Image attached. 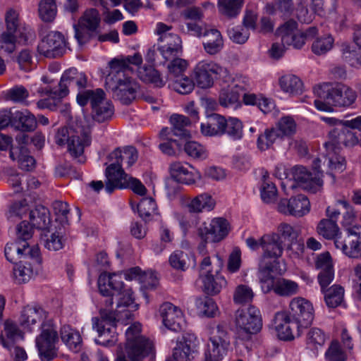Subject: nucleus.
<instances>
[{
    "instance_id": "bf43d9fd",
    "label": "nucleus",
    "mask_w": 361,
    "mask_h": 361,
    "mask_svg": "<svg viewBox=\"0 0 361 361\" xmlns=\"http://www.w3.org/2000/svg\"><path fill=\"white\" fill-rule=\"evenodd\" d=\"M267 12L274 13L279 11L284 16H289L293 11V0H274L273 4H267Z\"/></svg>"
},
{
    "instance_id": "aec40b11",
    "label": "nucleus",
    "mask_w": 361,
    "mask_h": 361,
    "mask_svg": "<svg viewBox=\"0 0 361 361\" xmlns=\"http://www.w3.org/2000/svg\"><path fill=\"white\" fill-rule=\"evenodd\" d=\"M293 178L304 190L312 193L320 190L323 181L319 173L314 174L302 166H296L293 170Z\"/></svg>"
},
{
    "instance_id": "c85d7f7f",
    "label": "nucleus",
    "mask_w": 361,
    "mask_h": 361,
    "mask_svg": "<svg viewBox=\"0 0 361 361\" xmlns=\"http://www.w3.org/2000/svg\"><path fill=\"white\" fill-rule=\"evenodd\" d=\"M48 313L40 306H27L21 314L20 323L25 328H30L37 322H47Z\"/></svg>"
},
{
    "instance_id": "5701e85b",
    "label": "nucleus",
    "mask_w": 361,
    "mask_h": 361,
    "mask_svg": "<svg viewBox=\"0 0 361 361\" xmlns=\"http://www.w3.org/2000/svg\"><path fill=\"white\" fill-rule=\"evenodd\" d=\"M112 163L106 169V176L107 181L105 185V190L107 192L111 193L116 189L123 188L126 186L128 176L122 169L118 161H111Z\"/></svg>"
},
{
    "instance_id": "b1692460",
    "label": "nucleus",
    "mask_w": 361,
    "mask_h": 361,
    "mask_svg": "<svg viewBox=\"0 0 361 361\" xmlns=\"http://www.w3.org/2000/svg\"><path fill=\"white\" fill-rule=\"evenodd\" d=\"M196 345L197 338L194 334H184L173 349V360L166 361H190Z\"/></svg>"
},
{
    "instance_id": "f8f14e48",
    "label": "nucleus",
    "mask_w": 361,
    "mask_h": 361,
    "mask_svg": "<svg viewBox=\"0 0 361 361\" xmlns=\"http://www.w3.org/2000/svg\"><path fill=\"white\" fill-rule=\"evenodd\" d=\"M210 341L204 352V361H221L230 344L227 332L221 325L212 329Z\"/></svg>"
},
{
    "instance_id": "6ab92c4d",
    "label": "nucleus",
    "mask_w": 361,
    "mask_h": 361,
    "mask_svg": "<svg viewBox=\"0 0 361 361\" xmlns=\"http://www.w3.org/2000/svg\"><path fill=\"white\" fill-rule=\"evenodd\" d=\"M278 209L282 214L301 217L309 213L310 203L305 195L300 194L289 200H281L279 203Z\"/></svg>"
},
{
    "instance_id": "20e7f679",
    "label": "nucleus",
    "mask_w": 361,
    "mask_h": 361,
    "mask_svg": "<svg viewBox=\"0 0 361 361\" xmlns=\"http://www.w3.org/2000/svg\"><path fill=\"white\" fill-rule=\"evenodd\" d=\"M5 20L6 30L1 36V42L4 44L1 48L12 53L16 49V44H25L32 37V32L30 27L20 22L19 13L13 9L6 12Z\"/></svg>"
},
{
    "instance_id": "ea45409f",
    "label": "nucleus",
    "mask_w": 361,
    "mask_h": 361,
    "mask_svg": "<svg viewBox=\"0 0 361 361\" xmlns=\"http://www.w3.org/2000/svg\"><path fill=\"white\" fill-rule=\"evenodd\" d=\"M318 234L326 240H333L335 243L338 235L341 234L337 223L333 219H322L317 226Z\"/></svg>"
},
{
    "instance_id": "1a4fd4ad",
    "label": "nucleus",
    "mask_w": 361,
    "mask_h": 361,
    "mask_svg": "<svg viewBox=\"0 0 361 361\" xmlns=\"http://www.w3.org/2000/svg\"><path fill=\"white\" fill-rule=\"evenodd\" d=\"M42 332L36 338V346L42 360L49 361L55 356V344L58 334L52 319L44 322L41 325Z\"/></svg>"
},
{
    "instance_id": "393cba45",
    "label": "nucleus",
    "mask_w": 361,
    "mask_h": 361,
    "mask_svg": "<svg viewBox=\"0 0 361 361\" xmlns=\"http://www.w3.org/2000/svg\"><path fill=\"white\" fill-rule=\"evenodd\" d=\"M261 247L264 258L276 259L281 257L283 251L282 241L279 234L275 233L264 234L261 237Z\"/></svg>"
},
{
    "instance_id": "ddd939ff",
    "label": "nucleus",
    "mask_w": 361,
    "mask_h": 361,
    "mask_svg": "<svg viewBox=\"0 0 361 361\" xmlns=\"http://www.w3.org/2000/svg\"><path fill=\"white\" fill-rule=\"evenodd\" d=\"M5 257L8 261L16 263L22 258H29L32 262L41 263L39 248L37 245L30 246L27 242L23 243L16 240L6 244L4 249Z\"/></svg>"
},
{
    "instance_id": "4468645a",
    "label": "nucleus",
    "mask_w": 361,
    "mask_h": 361,
    "mask_svg": "<svg viewBox=\"0 0 361 361\" xmlns=\"http://www.w3.org/2000/svg\"><path fill=\"white\" fill-rule=\"evenodd\" d=\"M87 78L86 75L72 68L66 71L56 87L55 94L59 97H66L69 94V89H78V90L86 87Z\"/></svg>"
},
{
    "instance_id": "e433bc0d",
    "label": "nucleus",
    "mask_w": 361,
    "mask_h": 361,
    "mask_svg": "<svg viewBox=\"0 0 361 361\" xmlns=\"http://www.w3.org/2000/svg\"><path fill=\"white\" fill-rule=\"evenodd\" d=\"M321 292L324 294V302L329 308H336L344 301L345 290L340 285L334 284Z\"/></svg>"
},
{
    "instance_id": "603ef678",
    "label": "nucleus",
    "mask_w": 361,
    "mask_h": 361,
    "mask_svg": "<svg viewBox=\"0 0 361 361\" xmlns=\"http://www.w3.org/2000/svg\"><path fill=\"white\" fill-rule=\"evenodd\" d=\"M279 134L281 139L284 137H290L296 133L297 124L294 118L290 116L281 117L274 128Z\"/></svg>"
},
{
    "instance_id": "13d9d810",
    "label": "nucleus",
    "mask_w": 361,
    "mask_h": 361,
    "mask_svg": "<svg viewBox=\"0 0 361 361\" xmlns=\"http://www.w3.org/2000/svg\"><path fill=\"white\" fill-rule=\"evenodd\" d=\"M157 204L152 197L142 198L137 205L139 215L145 221L151 219V216L155 214Z\"/></svg>"
},
{
    "instance_id": "6e6552de",
    "label": "nucleus",
    "mask_w": 361,
    "mask_h": 361,
    "mask_svg": "<svg viewBox=\"0 0 361 361\" xmlns=\"http://www.w3.org/2000/svg\"><path fill=\"white\" fill-rule=\"evenodd\" d=\"M343 121L339 122V125L334 127L329 133V141L326 143V147L329 151V166L332 170L342 171L344 169V158L337 155L336 150L341 145H344L345 138V131L348 128Z\"/></svg>"
},
{
    "instance_id": "8fccbe9b",
    "label": "nucleus",
    "mask_w": 361,
    "mask_h": 361,
    "mask_svg": "<svg viewBox=\"0 0 361 361\" xmlns=\"http://www.w3.org/2000/svg\"><path fill=\"white\" fill-rule=\"evenodd\" d=\"M39 16L42 21L51 23L57 14V6L55 0H41L38 6Z\"/></svg>"
},
{
    "instance_id": "338daca9",
    "label": "nucleus",
    "mask_w": 361,
    "mask_h": 361,
    "mask_svg": "<svg viewBox=\"0 0 361 361\" xmlns=\"http://www.w3.org/2000/svg\"><path fill=\"white\" fill-rule=\"evenodd\" d=\"M225 134H227L233 140H239L243 137V123L236 118L230 117L226 119L225 126Z\"/></svg>"
},
{
    "instance_id": "2eb2a0df",
    "label": "nucleus",
    "mask_w": 361,
    "mask_h": 361,
    "mask_svg": "<svg viewBox=\"0 0 361 361\" xmlns=\"http://www.w3.org/2000/svg\"><path fill=\"white\" fill-rule=\"evenodd\" d=\"M290 318L295 321L302 329L307 328L314 319V308L310 302L302 298H293L287 312Z\"/></svg>"
},
{
    "instance_id": "a211bd4d",
    "label": "nucleus",
    "mask_w": 361,
    "mask_h": 361,
    "mask_svg": "<svg viewBox=\"0 0 361 361\" xmlns=\"http://www.w3.org/2000/svg\"><path fill=\"white\" fill-rule=\"evenodd\" d=\"M39 53L47 58H57L63 56L66 51L64 36L59 32H49L37 47Z\"/></svg>"
},
{
    "instance_id": "cd10ccee",
    "label": "nucleus",
    "mask_w": 361,
    "mask_h": 361,
    "mask_svg": "<svg viewBox=\"0 0 361 361\" xmlns=\"http://www.w3.org/2000/svg\"><path fill=\"white\" fill-rule=\"evenodd\" d=\"M109 87L118 100L124 104H128L136 97L138 84L133 80L110 85Z\"/></svg>"
},
{
    "instance_id": "864d4df0",
    "label": "nucleus",
    "mask_w": 361,
    "mask_h": 361,
    "mask_svg": "<svg viewBox=\"0 0 361 361\" xmlns=\"http://www.w3.org/2000/svg\"><path fill=\"white\" fill-rule=\"evenodd\" d=\"M243 4V0H218L219 11L230 18L237 16Z\"/></svg>"
},
{
    "instance_id": "423d86ee",
    "label": "nucleus",
    "mask_w": 361,
    "mask_h": 361,
    "mask_svg": "<svg viewBox=\"0 0 361 361\" xmlns=\"http://www.w3.org/2000/svg\"><path fill=\"white\" fill-rule=\"evenodd\" d=\"M235 322L239 336L245 334L243 339L257 334L262 326L260 311L253 305L238 309L235 312Z\"/></svg>"
},
{
    "instance_id": "69168bd1",
    "label": "nucleus",
    "mask_w": 361,
    "mask_h": 361,
    "mask_svg": "<svg viewBox=\"0 0 361 361\" xmlns=\"http://www.w3.org/2000/svg\"><path fill=\"white\" fill-rule=\"evenodd\" d=\"M254 293L251 288L246 285H239L233 293V301L235 304L244 305L252 302Z\"/></svg>"
},
{
    "instance_id": "0e129e2a",
    "label": "nucleus",
    "mask_w": 361,
    "mask_h": 361,
    "mask_svg": "<svg viewBox=\"0 0 361 361\" xmlns=\"http://www.w3.org/2000/svg\"><path fill=\"white\" fill-rule=\"evenodd\" d=\"M326 341L325 333L319 328L310 329L306 336V343L310 348H317L322 346Z\"/></svg>"
},
{
    "instance_id": "3c124183",
    "label": "nucleus",
    "mask_w": 361,
    "mask_h": 361,
    "mask_svg": "<svg viewBox=\"0 0 361 361\" xmlns=\"http://www.w3.org/2000/svg\"><path fill=\"white\" fill-rule=\"evenodd\" d=\"M171 123L173 126V135L180 137H188L190 136L189 131L186 127L190 125V119L183 115L173 114L170 118Z\"/></svg>"
},
{
    "instance_id": "e2e57ef3",
    "label": "nucleus",
    "mask_w": 361,
    "mask_h": 361,
    "mask_svg": "<svg viewBox=\"0 0 361 361\" xmlns=\"http://www.w3.org/2000/svg\"><path fill=\"white\" fill-rule=\"evenodd\" d=\"M196 305L200 312L205 317H214L218 312V307L212 298L205 297L203 299H199Z\"/></svg>"
},
{
    "instance_id": "bb28decb",
    "label": "nucleus",
    "mask_w": 361,
    "mask_h": 361,
    "mask_svg": "<svg viewBox=\"0 0 361 361\" xmlns=\"http://www.w3.org/2000/svg\"><path fill=\"white\" fill-rule=\"evenodd\" d=\"M226 118L218 114L209 115L205 123L201 124V132L207 136H221L225 134Z\"/></svg>"
},
{
    "instance_id": "f257e3e1",
    "label": "nucleus",
    "mask_w": 361,
    "mask_h": 361,
    "mask_svg": "<svg viewBox=\"0 0 361 361\" xmlns=\"http://www.w3.org/2000/svg\"><path fill=\"white\" fill-rule=\"evenodd\" d=\"M314 91L319 99L324 100H314L315 106L321 111H329L331 110V106H349L356 99L355 92L343 85L324 83L315 87Z\"/></svg>"
},
{
    "instance_id": "de8ad7c7",
    "label": "nucleus",
    "mask_w": 361,
    "mask_h": 361,
    "mask_svg": "<svg viewBox=\"0 0 361 361\" xmlns=\"http://www.w3.org/2000/svg\"><path fill=\"white\" fill-rule=\"evenodd\" d=\"M94 120L102 123L111 118L114 114V106L110 101L105 98L92 111Z\"/></svg>"
},
{
    "instance_id": "680f3d73",
    "label": "nucleus",
    "mask_w": 361,
    "mask_h": 361,
    "mask_svg": "<svg viewBox=\"0 0 361 361\" xmlns=\"http://www.w3.org/2000/svg\"><path fill=\"white\" fill-rule=\"evenodd\" d=\"M171 86L173 90L179 94H187L193 90L195 83L189 77L183 75L173 79Z\"/></svg>"
},
{
    "instance_id": "09e8293b",
    "label": "nucleus",
    "mask_w": 361,
    "mask_h": 361,
    "mask_svg": "<svg viewBox=\"0 0 361 361\" xmlns=\"http://www.w3.org/2000/svg\"><path fill=\"white\" fill-rule=\"evenodd\" d=\"M21 336V333L17 325L10 320L4 322V334L0 335V340L4 347L9 348L11 345Z\"/></svg>"
},
{
    "instance_id": "49530a36",
    "label": "nucleus",
    "mask_w": 361,
    "mask_h": 361,
    "mask_svg": "<svg viewBox=\"0 0 361 361\" xmlns=\"http://www.w3.org/2000/svg\"><path fill=\"white\" fill-rule=\"evenodd\" d=\"M137 159V150L133 147H127L123 151L118 148L109 155V161H118L120 165L125 161L128 166H132L136 161Z\"/></svg>"
},
{
    "instance_id": "79ce46f5",
    "label": "nucleus",
    "mask_w": 361,
    "mask_h": 361,
    "mask_svg": "<svg viewBox=\"0 0 361 361\" xmlns=\"http://www.w3.org/2000/svg\"><path fill=\"white\" fill-rule=\"evenodd\" d=\"M279 85L283 92L292 95L300 94L302 92V82L295 75L288 74L281 77Z\"/></svg>"
},
{
    "instance_id": "052dcab7",
    "label": "nucleus",
    "mask_w": 361,
    "mask_h": 361,
    "mask_svg": "<svg viewBox=\"0 0 361 361\" xmlns=\"http://www.w3.org/2000/svg\"><path fill=\"white\" fill-rule=\"evenodd\" d=\"M188 255L182 250H175L169 257L170 266L178 271H185L188 267Z\"/></svg>"
},
{
    "instance_id": "a19ab883",
    "label": "nucleus",
    "mask_w": 361,
    "mask_h": 361,
    "mask_svg": "<svg viewBox=\"0 0 361 361\" xmlns=\"http://www.w3.org/2000/svg\"><path fill=\"white\" fill-rule=\"evenodd\" d=\"M30 224L36 228L45 229L50 223L49 209L42 205L37 206L29 213Z\"/></svg>"
},
{
    "instance_id": "f3484780",
    "label": "nucleus",
    "mask_w": 361,
    "mask_h": 361,
    "mask_svg": "<svg viewBox=\"0 0 361 361\" xmlns=\"http://www.w3.org/2000/svg\"><path fill=\"white\" fill-rule=\"evenodd\" d=\"M99 293L106 298L104 301L105 307L108 309L113 305V296L120 293L123 288L121 277L116 274L102 273L98 279Z\"/></svg>"
},
{
    "instance_id": "39448f33",
    "label": "nucleus",
    "mask_w": 361,
    "mask_h": 361,
    "mask_svg": "<svg viewBox=\"0 0 361 361\" xmlns=\"http://www.w3.org/2000/svg\"><path fill=\"white\" fill-rule=\"evenodd\" d=\"M141 325L135 323L128 328L126 336L125 352L130 361H142L144 358L153 354L152 342L142 336Z\"/></svg>"
},
{
    "instance_id": "9d476101",
    "label": "nucleus",
    "mask_w": 361,
    "mask_h": 361,
    "mask_svg": "<svg viewBox=\"0 0 361 361\" xmlns=\"http://www.w3.org/2000/svg\"><path fill=\"white\" fill-rule=\"evenodd\" d=\"M230 231L228 221L224 218H214L209 223H202L197 230L203 247L209 243H219L224 239Z\"/></svg>"
},
{
    "instance_id": "9b49d317",
    "label": "nucleus",
    "mask_w": 361,
    "mask_h": 361,
    "mask_svg": "<svg viewBox=\"0 0 361 361\" xmlns=\"http://www.w3.org/2000/svg\"><path fill=\"white\" fill-rule=\"evenodd\" d=\"M100 318L92 319L94 328H96L99 338L97 343L102 345H109L114 343V336L111 334L112 328L114 327L117 314L109 309L101 308Z\"/></svg>"
},
{
    "instance_id": "f704fd0d",
    "label": "nucleus",
    "mask_w": 361,
    "mask_h": 361,
    "mask_svg": "<svg viewBox=\"0 0 361 361\" xmlns=\"http://www.w3.org/2000/svg\"><path fill=\"white\" fill-rule=\"evenodd\" d=\"M105 95L104 91L100 88L96 90H82L78 93L76 100L81 106H85L90 102L92 111L102 99H104Z\"/></svg>"
},
{
    "instance_id": "4c0bfd02",
    "label": "nucleus",
    "mask_w": 361,
    "mask_h": 361,
    "mask_svg": "<svg viewBox=\"0 0 361 361\" xmlns=\"http://www.w3.org/2000/svg\"><path fill=\"white\" fill-rule=\"evenodd\" d=\"M271 290L279 296L290 297L298 293L299 286L293 281L285 278H278L275 281H273Z\"/></svg>"
},
{
    "instance_id": "f03ea898",
    "label": "nucleus",
    "mask_w": 361,
    "mask_h": 361,
    "mask_svg": "<svg viewBox=\"0 0 361 361\" xmlns=\"http://www.w3.org/2000/svg\"><path fill=\"white\" fill-rule=\"evenodd\" d=\"M55 142L59 145L67 144L68 152L80 164L86 161L84 149L91 144V137L88 129L81 126L63 127L58 130Z\"/></svg>"
},
{
    "instance_id": "a18cd8bd",
    "label": "nucleus",
    "mask_w": 361,
    "mask_h": 361,
    "mask_svg": "<svg viewBox=\"0 0 361 361\" xmlns=\"http://www.w3.org/2000/svg\"><path fill=\"white\" fill-rule=\"evenodd\" d=\"M137 76L143 82L154 84L159 87H163L165 85V82L161 77L159 72L152 66L140 67L137 71Z\"/></svg>"
},
{
    "instance_id": "c756f323",
    "label": "nucleus",
    "mask_w": 361,
    "mask_h": 361,
    "mask_svg": "<svg viewBox=\"0 0 361 361\" xmlns=\"http://www.w3.org/2000/svg\"><path fill=\"white\" fill-rule=\"evenodd\" d=\"M203 37H205V40L203 42V47L207 54L214 55L220 52L223 49V37L218 30L205 27Z\"/></svg>"
},
{
    "instance_id": "5fc2aeb1",
    "label": "nucleus",
    "mask_w": 361,
    "mask_h": 361,
    "mask_svg": "<svg viewBox=\"0 0 361 361\" xmlns=\"http://www.w3.org/2000/svg\"><path fill=\"white\" fill-rule=\"evenodd\" d=\"M351 246L346 248L347 256L350 258L361 257V226L351 227Z\"/></svg>"
},
{
    "instance_id": "6e6d98bb",
    "label": "nucleus",
    "mask_w": 361,
    "mask_h": 361,
    "mask_svg": "<svg viewBox=\"0 0 361 361\" xmlns=\"http://www.w3.org/2000/svg\"><path fill=\"white\" fill-rule=\"evenodd\" d=\"M277 139H281L279 132L274 128H267L258 137L257 147L261 151L267 150L274 145Z\"/></svg>"
},
{
    "instance_id": "37998d69",
    "label": "nucleus",
    "mask_w": 361,
    "mask_h": 361,
    "mask_svg": "<svg viewBox=\"0 0 361 361\" xmlns=\"http://www.w3.org/2000/svg\"><path fill=\"white\" fill-rule=\"evenodd\" d=\"M101 23V16L99 11L90 8L87 9L79 20V26L86 28L89 31L96 32Z\"/></svg>"
},
{
    "instance_id": "c03bdc74",
    "label": "nucleus",
    "mask_w": 361,
    "mask_h": 361,
    "mask_svg": "<svg viewBox=\"0 0 361 361\" xmlns=\"http://www.w3.org/2000/svg\"><path fill=\"white\" fill-rule=\"evenodd\" d=\"M61 338L66 345L73 351L78 352L81 347L82 338L78 331L69 325H64L61 329Z\"/></svg>"
},
{
    "instance_id": "2f4dec72",
    "label": "nucleus",
    "mask_w": 361,
    "mask_h": 361,
    "mask_svg": "<svg viewBox=\"0 0 361 361\" xmlns=\"http://www.w3.org/2000/svg\"><path fill=\"white\" fill-rule=\"evenodd\" d=\"M37 126V118L27 110L14 111L13 127L22 132H32Z\"/></svg>"
},
{
    "instance_id": "7c9ffc66",
    "label": "nucleus",
    "mask_w": 361,
    "mask_h": 361,
    "mask_svg": "<svg viewBox=\"0 0 361 361\" xmlns=\"http://www.w3.org/2000/svg\"><path fill=\"white\" fill-rule=\"evenodd\" d=\"M215 205L213 197L208 192H203L190 198L187 207L190 213L199 214L213 210Z\"/></svg>"
},
{
    "instance_id": "72a5a7b5",
    "label": "nucleus",
    "mask_w": 361,
    "mask_h": 361,
    "mask_svg": "<svg viewBox=\"0 0 361 361\" xmlns=\"http://www.w3.org/2000/svg\"><path fill=\"white\" fill-rule=\"evenodd\" d=\"M10 158L13 161H17L19 167L25 171L32 170L35 164V159L29 154V151L25 146L11 147Z\"/></svg>"
},
{
    "instance_id": "7ed1b4c3",
    "label": "nucleus",
    "mask_w": 361,
    "mask_h": 361,
    "mask_svg": "<svg viewBox=\"0 0 361 361\" xmlns=\"http://www.w3.org/2000/svg\"><path fill=\"white\" fill-rule=\"evenodd\" d=\"M298 23L294 20H289L281 25L278 32L281 36V44L274 43L270 49L271 56L274 59L281 58L284 53L286 46H293L295 49H301L307 40L312 39L318 33L316 27H310L305 32L295 34Z\"/></svg>"
},
{
    "instance_id": "473e14b6",
    "label": "nucleus",
    "mask_w": 361,
    "mask_h": 361,
    "mask_svg": "<svg viewBox=\"0 0 361 361\" xmlns=\"http://www.w3.org/2000/svg\"><path fill=\"white\" fill-rule=\"evenodd\" d=\"M200 279L202 283V291L209 295L219 294L226 284L224 277L220 274L200 275Z\"/></svg>"
},
{
    "instance_id": "dca6fc26",
    "label": "nucleus",
    "mask_w": 361,
    "mask_h": 361,
    "mask_svg": "<svg viewBox=\"0 0 361 361\" xmlns=\"http://www.w3.org/2000/svg\"><path fill=\"white\" fill-rule=\"evenodd\" d=\"M274 324L279 338L283 341H290L300 336L303 330L300 324L288 317L286 311L275 314Z\"/></svg>"
},
{
    "instance_id": "0eeeda50",
    "label": "nucleus",
    "mask_w": 361,
    "mask_h": 361,
    "mask_svg": "<svg viewBox=\"0 0 361 361\" xmlns=\"http://www.w3.org/2000/svg\"><path fill=\"white\" fill-rule=\"evenodd\" d=\"M194 78L198 87L209 88L214 80L226 77L228 71L213 61L203 60L197 63L193 70Z\"/></svg>"
},
{
    "instance_id": "4be33fe9",
    "label": "nucleus",
    "mask_w": 361,
    "mask_h": 361,
    "mask_svg": "<svg viewBox=\"0 0 361 361\" xmlns=\"http://www.w3.org/2000/svg\"><path fill=\"white\" fill-rule=\"evenodd\" d=\"M169 172L171 178L178 183L191 185L201 176L191 165L180 161H175L170 164Z\"/></svg>"
},
{
    "instance_id": "4d7b16f0",
    "label": "nucleus",
    "mask_w": 361,
    "mask_h": 361,
    "mask_svg": "<svg viewBox=\"0 0 361 361\" xmlns=\"http://www.w3.org/2000/svg\"><path fill=\"white\" fill-rule=\"evenodd\" d=\"M222 267L223 260L219 255L214 264L209 257H204L200 265V275L220 274Z\"/></svg>"
},
{
    "instance_id": "c9c22d12",
    "label": "nucleus",
    "mask_w": 361,
    "mask_h": 361,
    "mask_svg": "<svg viewBox=\"0 0 361 361\" xmlns=\"http://www.w3.org/2000/svg\"><path fill=\"white\" fill-rule=\"evenodd\" d=\"M243 88L236 84L231 88L223 89L219 94V104L224 107H236L240 104V97Z\"/></svg>"
},
{
    "instance_id": "a878e982",
    "label": "nucleus",
    "mask_w": 361,
    "mask_h": 361,
    "mask_svg": "<svg viewBox=\"0 0 361 361\" xmlns=\"http://www.w3.org/2000/svg\"><path fill=\"white\" fill-rule=\"evenodd\" d=\"M109 72L106 78V82L109 86L133 80L131 77L133 70L129 69L119 63L118 59H113L109 63Z\"/></svg>"
},
{
    "instance_id": "412c9836",
    "label": "nucleus",
    "mask_w": 361,
    "mask_h": 361,
    "mask_svg": "<svg viewBox=\"0 0 361 361\" xmlns=\"http://www.w3.org/2000/svg\"><path fill=\"white\" fill-rule=\"evenodd\" d=\"M164 325L173 331H179L182 329L183 312L171 302H164L159 310Z\"/></svg>"
},
{
    "instance_id": "774afa93",
    "label": "nucleus",
    "mask_w": 361,
    "mask_h": 361,
    "mask_svg": "<svg viewBox=\"0 0 361 361\" xmlns=\"http://www.w3.org/2000/svg\"><path fill=\"white\" fill-rule=\"evenodd\" d=\"M334 39L331 35L317 38L312 45V51L317 55H322L329 51L333 47Z\"/></svg>"
},
{
    "instance_id": "58836bf2",
    "label": "nucleus",
    "mask_w": 361,
    "mask_h": 361,
    "mask_svg": "<svg viewBox=\"0 0 361 361\" xmlns=\"http://www.w3.org/2000/svg\"><path fill=\"white\" fill-rule=\"evenodd\" d=\"M56 87L51 88L46 87L39 89L38 92L41 94H44L48 96L47 98L40 99L37 103V108L40 109H48L51 111H56L59 106L61 104V99L63 97H59L55 94L54 92L56 91Z\"/></svg>"
}]
</instances>
